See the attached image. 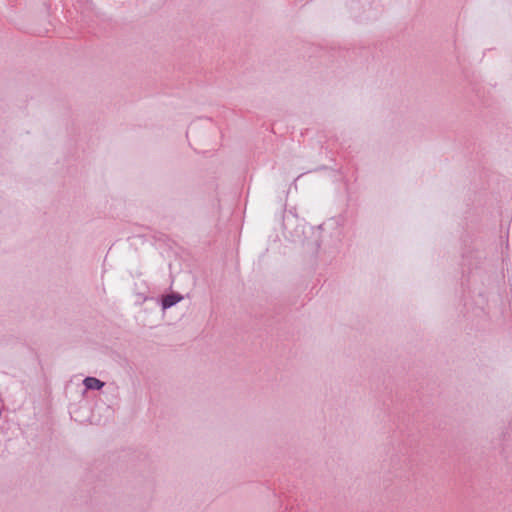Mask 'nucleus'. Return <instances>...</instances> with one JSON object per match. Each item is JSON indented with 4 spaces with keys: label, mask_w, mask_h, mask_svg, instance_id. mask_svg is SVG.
<instances>
[{
    "label": "nucleus",
    "mask_w": 512,
    "mask_h": 512,
    "mask_svg": "<svg viewBox=\"0 0 512 512\" xmlns=\"http://www.w3.org/2000/svg\"><path fill=\"white\" fill-rule=\"evenodd\" d=\"M83 384L88 390H100L104 387L105 383L95 377H86L83 380Z\"/></svg>",
    "instance_id": "nucleus-2"
},
{
    "label": "nucleus",
    "mask_w": 512,
    "mask_h": 512,
    "mask_svg": "<svg viewBox=\"0 0 512 512\" xmlns=\"http://www.w3.org/2000/svg\"><path fill=\"white\" fill-rule=\"evenodd\" d=\"M183 299V296L179 293H170L167 295H164L161 300V306L163 310L169 309L172 306L176 305L178 302H180Z\"/></svg>",
    "instance_id": "nucleus-1"
},
{
    "label": "nucleus",
    "mask_w": 512,
    "mask_h": 512,
    "mask_svg": "<svg viewBox=\"0 0 512 512\" xmlns=\"http://www.w3.org/2000/svg\"><path fill=\"white\" fill-rule=\"evenodd\" d=\"M463 260H464V264H465V265H466V262H467V265H468L469 267L473 266V263L469 260L468 255H464V256H463Z\"/></svg>",
    "instance_id": "nucleus-3"
}]
</instances>
